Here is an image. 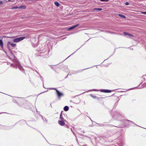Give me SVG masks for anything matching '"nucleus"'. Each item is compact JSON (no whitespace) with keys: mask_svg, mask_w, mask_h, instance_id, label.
<instances>
[{"mask_svg":"<svg viewBox=\"0 0 146 146\" xmlns=\"http://www.w3.org/2000/svg\"><path fill=\"white\" fill-rule=\"evenodd\" d=\"M50 89H53V90H56V92L57 93V94L59 98H60L61 96H63V93L59 92L58 90L56 89V88H51Z\"/></svg>","mask_w":146,"mask_h":146,"instance_id":"1","label":"nucleus"},{"mask_svg":"<svg viewBox=\"0 0 146 146\" xmlns=\"http://www.w3.org/2000/svg\"><path fill=\"white\" fill-rule=\"evenodd\" d=\"M25 38V37H20L19 38H15L14 39L13 42H18L23 40Z\"/></svg>","mask_w":146,"mask_h":146,"instance_id":"2","label":"nucleus"},{"mask_svg":"<svg viewBox=\"0 0 146 146\" xmlns=\"http://www.w3.org/2000/svg\"><path fill=\"white\" fill-rule=\"evenodd\" d=\"M65 121L66 122V121L65 120H58V123L60 125L63 126H64L65 124Z\"/></svg>","mask_w":146,"mask_h":146,"instance_id":"3","label":"nucleus"},{"mask_svg":"<svg viewBox=\"0 0 146 146\" xmlns=\"http://www.w3.org/2000/svg\"><path fill=\"white\" fill-rule=\"evenodd\" d=\"M100 91L101 92L105 93H110L111 92V90H108L101 89Z\"/></svg>","mask_w":146,"mask_h":146,"instance_id":"4","label":"nucleus"},{"mask_svg":"<svg viewBox=\"0 0 146 146\" xmlns=\"http://www.w3.org/2000/svg\"><path fill=\"white\" fill-rule=\"evenodd\" d=\"M78 25H79V24H76V25H75L74 26H72V27L69 28L68 29V30H69V31L71 30L74 29V28H76V27H77Z\"/></svg>","mask_w":146,"mask_h":146,"instance_id":"5","label":"nucleus"},{"mask_svg":"<svg viewBox=\"0 0 146 146\" xmlns=\"http://www.w3.org/2000/svg\"><path fill=\"white\" fill-rule=\"evenodd\" d=\"M26 8V6L25 5H21L19 7H18V9H25Z\"/></svg>","mask_w":146,"mask_h":146,"instance_id":"6","label":"nucleus"},{"mask_svg":"<svg viewBox=\"0 0 146 146\" xmlns=\"http://www.w3.org/2000/svg\"><path fill=\"white\" fill-rule=\"evenodd\" d=\"M64 110L65 111H68L69 110V107L68 106H66L64 108Z\"/></svg>","mask_w":146,"mask_h":146,"instance_id":"7","label":"nucleus"},{"mask_svg":"<svg viewBox=\"0 0 146 146\" xmlns=\"http://www.w3.org/2000/svg\"><path fill=\"white\" fill-rule=\"evenodd\" d=\"M0 46L1 47H3V43L2 40L0 39Z\"/></svg>","mask_w":146,"mask_h":146,"instance_id":"8","label":"nucleus"},{"mask_svg":"<svg viewBox=\"0 0 146 146\" xmlns=\"http://www.w3.org/2000/svg\"><path fill=\"white\" fill-rule=\"evenodd\" d=\"M54 3L55 4V5L58 7H59L60 5L59 3L57 1H55L54 2Z\"/></svg>","mask_w":146,"mask_h":146,"instance_id":"9","label":"nucleus"},{"mask_svg":"<svg viewBox=\"0 0 146 146\" xmlns=\"http://www.w3.org/2000/svg\"><path fill=\"white\" fill-rule=\"evenodd\" d=\"M60 119L59 120H65L64 119V118L62 117L61 113V114L60 115Z\"/></svg>","mask_w":146,"mask_h":146,"instance_id":"10","label":"nucleus"},{"mask_svg":"<svg viewBox=\"0 0 146 146\" xmlns=\"http://www.w3.org/2000/svg\"><path fill=\"white\" fill-rule=\"evenodd\" d=\"M18 9V7L17 6L12 7L11 8V9Z\"/></svg>","mask_w":146,"mask_h":146,"instance_id":"11","label":"nucleus"},{"mask_svg":"<svg viewBox=\"0 0 146 146\" xmlns=\"http://www.w3.org/2000/svg\"><path fill=\"white\" fill-rule=\"evenodd\" d=\"M119 16L120 17H121L122 18H126V17L124 15H121V14H119Z\"/></svg>","mask_w":146,"mask_h":146,"instance_id":"12","label":"nucleus"},{"mask_svg":"<svg viewBox=\"0 0 146 146\" xmlns=\"http://www.w3.org/2000/svg\"><path fill=\"white\" fill-rule=\"evenodd\" d=\"M11 45L13 47H14L16 46V44L12 43L11 44Z\"/></svg>","mask_w":146,"mask_h":146,"instance_id":"13","label":"nucleus"},{"mask_svg":"<svg viewBox=\"0 0 146 146\" xmlns=\"http://www.w3.org/2000/svg\"><path fill=\"white\" fill-rule=\"evenodd\" d=\"M94 10H99L101 11L102 10V8H95L94 9Z\"/></svg>","mask_w":146,"mask_h":146,"instance_id":"14","label":"nucleus"},{"mask_svg":"<svg viewBox=\"0 0 146 146\" xmlns=\"http://www.w3.org/2000/svg\"><path fill=\"white\" fill-rule=\"evenodd\" d=\"M99 91V90H96V89H93V90H90V91Z\"/></svg>","mask_w":146,"mask_h":146,"instance_id":"15","label":"nucleus"},{"mask_svg":"<svg viewBox=\"0 0 146 146\" xmlns=\"http://www.w3.org/2000/svg\"><path fill=\"white\" fill-rule=\"evenodd\" d=\"M123 34L124 35H128V34H129V33H127L125 32H123Z\"/></svg>","mask_w":146,"mask_h":146,"instance_id":"16","label":"nucleus"},{"mask_svg":"<svg viewBox=\"0 0 146 146\" xmlns=\"http://www.w3.org/2000/svg\"><path fill=\"white\" fill-rule=\"evenodd\" d=\"M11 44H12V43L10 41H9L7 42V45H11Z\"/></svg>","mask_w":146,"mask_h":146,"instance_id":"17","label":"nucleus"},{"mask_svg":"<svg viewBox=\"0 0 146 146\" xmlns=\"http://www.w3.org/2000/svg\"><path fill=\"white\" fill-rule=\"evenodd\" d=\"M125 4L126 5H128L129 4V3L128 2H126V3H125Z\"/></svg>","mask_w":146,"mask_h":146,"instance_id":"18","label":"nucleus"},{"mask_svg":"<svg viewBox=\"0 0 146 146\" xmlns=\"http://www.w3.org/2000/svg\"><path fill=\"white\" fill-rule=\"evenodd\" d=\"M90 96L94 98H95L96 97L95 96H93L92 94H90Z\"/></svg>","mask_w":146,"mask_h":146,"instance_id":"19","label":"nucleus"},{"mask_svg":"<svg viewBox=\"0 0 146 146\" xmlns=\"http://www.w3.org/2000/svg\"><path fill=\"white\" fill-rule=\"evenodd\" d=\"M128 121L129 122V123H133V122L131 121L128 120Z\"/></svg>","mask_w":146,"mask_h":146,"instance_id":"20","label":"nucleus"},{"mask_svg":"<svg viewBox=\"0 0 146 146\" xmlns=\"http://www.w3.org/2000/svg\"><path fill=\"white\" fill-rule=\"evenodd\" d=\"M128 36H133L131 34H130L129 33L128 34Z\"/></svg>","mask_w":146,"mask_h":146,"instance_id":"21","label":"nucleus"},{"mask_svg":"<svg viewBox=\"0 0 146 146\" xmlns=\"http://www.w3.org/2000/svg\"><path fill=\"white\" fill-rule=\"evenodd\" d=\"M142 13L143 14L146 15V12H143Z\"/></svg>","mask_w":146,"mask_h":146,"instance_id":"22","label":"nucleus"},{"mask_svg":"<svg viewBox=\"0 0 146 146\" xmlns=\"http://www.w3.org/2000/svg\"><path fill=\"white\" fill-rule=\"evenodd\" d=\"M2 3V1H0V4H1Z\"/></svg>","mask_w":146,"mask_h":146,"instance_id":"23","label":"nucleus"},{"mask_svg":"<svg viewBox=\"0 0 146 146\" xmlns=\"http://www.w3.org/2000/svg\"><path fill=\"white\" fill-rule=\"evenodd\" d=\"M71 129V131L73 132L74 134V132L72 131V129Z\"/></svg>","mask_w":146,"mask_h":146,"instance_id":"24","label":"nucleus"}]
</instances>
